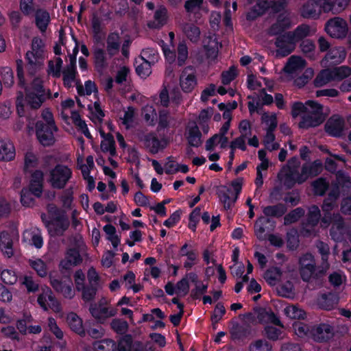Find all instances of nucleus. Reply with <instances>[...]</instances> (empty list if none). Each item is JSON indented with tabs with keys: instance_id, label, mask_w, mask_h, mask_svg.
Segmentation results:
<instances>
[{
	"instance_id": "obj_55",
	"label": "nucleus",
	"mask_w": 351,
	"mask_h": 351,
	"mask_svg": "<svg viewBox=\"0 0 351 351\" xmlns=\"http://www.w3.org/2000/svg\"><path fill=\"white\" fill-rule=\"evenodd\" d=\"M186 36L192 42H197L200 36L199 28L194 24L187 23L183 27Z\"/></svg>"
},
{
	"instance_id": "obj_4",
	"label": "nucleus",
	"mask_w": 351,
	"mask_h": 351,
	"mask_svg": "<svg viewBox=\"0 0 351 351\" xmlns=\"http://www.w3.org/2000/svg\"><path fill=\"white\" fill-rule=\"evenodd\" d=\"M337 180V186L336 189L330 192L328 197L324 202L322 210L325 213L324 216H330L329 215L330 211L336 206V199L339 195V188H341L343 192L351 193V180L349 176L343 171H338Z\"/></svg>"
},
{
	"instance_id": "obj_12",
	"label": "nucleus",
	"mask_w": 351,
	"mask_h": 351,
	"mask_svg": "<svg viewBox=\"0 0 351 351\" xmlns=\"http://www.w3.org/2000/svg\"><path fill=\"white\" fill-rule=\"evenodd\" d=\"M325 31L332 38H343L348 34V24L343 19L334 17L326 22Z\"/></svg>"
},
{
	"instance_id": "obj_10",
	"label": "nucleus",
	"mask_w": 351,
	"mask_h": 351,
	"mask_svg": "<svg viewBox=\"0 0 351 351\" xmlns=\"http://www.w3.org/2000/svg\"><path fill=\"white\" fill-rule=\"evenodd\" d=\"M197 75L194 67H184L179 76V86L184 93H191L197 86Z\"/></svg>"
},
{
	"instance_id": "obj_61",
	"label": "nucleus",
	"mask_w": 351,
	"mask_h": 351,
	"mask_svg": "<svg viewBox=\"0 0 351 351\" xmlns=\"http://www.w3.org/2000/svg\"><path fill=\"white\" fill-rule=\"evenodd\" d=\"M138 58L154 64L158 61V53L154 48H147L142 51L141 56Z\"/></svg>"
},
{
	"instance_id": "obj_3",
	"label": "nucleus",
	"mask_w": 351,
	"mask_h": 351,
	"mask_svg": "<svg viewBox=\"0 0 351 351\" xmlns=\"http://www.w3.org/2000/svg\"><path fill=\"white\" fill-rule=\"evenodd\" d=\"M46 58L47 51L44 41L38 37L33 38L31 48L25 54L28 74L33 75L40 71Z\"/></svg>"
},
{
	"instance_id": "obj_63",
	"label": "nucleus",
	"mask_w": 351,
	"mask_h": 351,
	"mask_svg": "<svg viewBox=\"0 0 351 351\" xmlns=\"http://www.w3.org/2000/svg\"><path fill=\"white\" fill-rule=\"evenodd\" d=\"M335 81L341 80L351 74V69L346 66H341L331 69Z\"/></svg>"
},
{
	"instance_id": "obj_7",
	"label": "nucleus",
	"mask_w": 351,
	"mask_h": 351,
	"mask_svg": "<svg viewBox=\"0 0 351 351\" xmlns=\"http://www.w3.org/2000/svg\"><path fill=\"white\" fill-rule=\"evenodd\" d=\"M321 266L316 267V263L314 256L311 254H305L299 259V271L301 278L304 281H309L313 278H317L323 275L319 270Z\"/></svg>"
},
{
	"instance_id": "obj_24",
	"label": "nucleus",
	"mask_w": 351,
	"mask_h": 351,
	"mask_svg": "<svg viewBox=\"0 0 351 351\" xmlns=\"http://www.w3.org/2000/svg\"><path fill=\"white\" fill-rule=\"evenodd\" d=\"M292 25L289 13L283 12L278 16L276 21L271 25L268 32L270 35H276L289 28Z\"/></svg>"
},
{
	"instance_id": "obj_2",
	"label": "nucleus",
	"mask_w": 351,
	"mask_h": 351,
	"mask_svg": "<svg viewBox=\"0 0 351 351\" xmlns=\"http://www.w3.org/2000/svg\"><path fill=\"white\" fill-rule=\"evenodd\" d=\"M46 91L43 81L39 77L34 79L29 86L25 88V94L17 93L16 110L17 114H27L29 110L38 109L45 100Z\"/></svg>"
},
{
	"instance_id": "obj_40",
	"label": "nucleus",
	"mask_w": 351,
	"mask_h": 351,
	"mask_svg": "<svg viewBox=\"0 0 351 351\" xmlns=\"http://www.w3.org/2000/svg\"><path fill=\"white\" fill-rule=\"evenodd\" d=\"M84 351H115L116 345L110 339H104L96 341L92 346H87L84 348Z\"/></svg>"
},
{
	"instance_id": "obj_8",
	"label": "nucleus",
	"mask_w": 351,
	"mask_h": 351,
	"mask_svg": "<svg viewBox=\"0 0 351 351\" xmlns=\"http://www.w3.org/2000/svg\"><path fill=\"white\" fill-rule=\"evenodd\" d=\"M72 177V171L67 166L58 165L49 173L48 182L53 189H63Z\"/></svg>"
},
{
	"instance_id": "obj_38",
	"label": "nucleus",
	"mask_w": 351,
	"mask_h": 351,
	"mask_svg": "<svg viewBox=\"0 0 351 351\" xmlns=\"http://www.w3.org/2000/svg\"><path fill=\"white\" fill-rule=\"evenodd\" d=\"M66 322L69 328L80 336L85 335L82 319L75 313L71 312L66 316Z\"/></svg>"
},
{
	"instance_id": "obj_23",
	"label": "nucleus",
	"mask_w": 351,
	"mask_h": 351,
	"mask_svg": "<svg viewBox=\"0 0 351 351\" xmlns=\"http://www.w3.org/2000/svg\"><path fill=\"white\" fill-rule=\"evenodd\" d=\"M89 310L93 317L101 322L109 317L115 316L117 313L116 308L112 306H104L101 303L92 304Z\"/></svg>"
},
{
	"instance_id": "obj_58",
	"label": "nucleus",
	"mask_w": 351,
	"mask_h": 351,
	"mask_svg": "<svg viewBox=\"0 0 351 351\" xmlns=\"http://www.w3.org/2000/svg\"><path fill=\"white\" fill-rule=\"evenodd\" d=\"M142 116L145 122L150 125H154L156 121V112L152 106L147 105L142 110Z\"/></svg>"
},
{
	"instance_id": "obj_28",
	"label": "nucleus",
	"mask_w": 351,
	"mask_h": 351,
	"mask_svg": "<svg viewBox=\"0 0 351 351\" xmlns=\"http://www.w3.org/2000/svg\"><path fill=\"white\" fill-rule=\"evenodd\" d=\"M322 13L319 0H308L303 5L301 9L302 16L307 19H319Z\"/></svg>"
},
{
	"instance_id": "obj_57",
	"label": "nucleus",
	"mask_w": 351,
	"mask_h": 351,
	"mask_svg": "<svg viewBox=\"0 0 351 351\" xmlns=\"http://www.w3.org/2000/svg\"><path fill=\"white\" fill-rule=\"evenodd\" d=\"M94 59L96 69L101 71L107 65L104 51L102 49H96L94 51Z\"/></svg>"
},
{
	"instance_id": "obj_35",
	"label": "nucleus",
	"mask_w": 351,
	"mask_h": 351,
	"mask_svg": "<svg viewBox=\"0 0 351 351\" xmlns=\"http://www.w3.org/2000/svg\"><path fill=\"white\" fill-rule=\"evenodd\" d=\"M15 155L16 151L13 143L8 140H0V160H12Z\"/></svg>"
},
{
	"instance_id": "obj_17",
	"label": "nucleus",
	"mask_w": 351,
	"mask_h": 351,
	"mask_svg": "<svg viewBox=\"0 0 351 351\" xmlns=\"http://www.w3.org/2000/svg\"><path fill=\"white\" fill-rule=\"evenodd\" d=\"M178 256L180 258H184L183 267L187 270L191 269L198 263V254L189 243H185L180 247Z\"/></svg>"
},
{
	"instance_id": "obj_64",
	"label": "nucleus",
	"mask_w": 351,
	"mask_h": 351,
	"mask_svg": "<svg viewBox=\"0 0 351 351\" xmlns=\"http://www.w3.org/2000/svg\"><path fill=\"white\" fill-rule=\"evenodd\" d=\"M32 316L29 313H25L22 319L17 320L16 328L21 334L27 335L28 324L32 323Z\"/></svg>"
},
{
	"instance_id": "obj_21",
	"label": "nucleus",
	"mask_w": 351,
	"mask_h": 351,
	"mask_svg": "<svg viewBox=\"0 0 351 351\" xmlns=\"http://www.w3.org/2000/svg\"><path fill=\"white\" fill-rule=\"evenodd\" d=\"M322 13L337 14L348 5L350 0H319Z\"/></svg>"
},
{
	"instance_id": "obj_45",
	"label": "nucleus",
	"mask_w": 351,
	"mask_h": 351,
	"mask_svg": "<svg viewBox=\"0 0 351 351\" xmlns=\"http://www.w3.org/2000/svg\"><path fill=\"white\" fill-rule=\"evenodd\" d=\"M284 314L291 319H304L306 317L305 311L295 305H289L283 309Z\"/></svg>"
},
{
	"instance_id": "obj_44",
	"label": "nucleus",
	"mask_w": 351,
	"mask_h": 351,
	"mask_svg": "<svg viewBox=\"0 0 351 351\" xmlns=\"http://www.w3.org/2000/svg\"><path fill=\"white\" fill-rule=\"evenodd\" d=\"M28 263L30 267L36 272L38 276L45 278L47 276V265L41 258H33L29 259Z\"/></svg>"
},
{
	"instance_id": "obj_18",
	"label": "nucleus",
	"mask_w": 351,
	"mask_h": 351,
	"mask_svg": "<svg viewBox=\"0 0 351 351\" xmlns=\"http://www.w3.org/2000/svg\"><path fill=\"white\" fill-rule=\"evenodd\" d=\"M56 131L57 129H52L50 126H45L43 121L36 123V136L39 142L44 146H50L54 143V132Z\"/></svg>"
},
{
	"instance_id": "obj_1",
	"label": "nucleus",
	"mask_w": 351,
	"mask_h": 351,
	"mask_svg": "<svg viewBox=\"0 0 351 351\" xmlns=\"http://www.w3.org/2000/svg\"><path fill=\"white\" fill-rule=\"evenodd\" d=\"M291 114L293 117L302 115L299 127L307 129L322 124L328 114V110L316 101L308 100L305 104L294 102L291 108Z\"/></svg>"
},
{
	"instance_id": "obj_59",
	"label": "nucleus",
	"mask_w": 351,
	"mask_h": 351,
	"mask_svg": "<svg viewBox=\"0 0 351 351\" xmlns=\"http://www.w3.org/2000/svg\"><path fill=\"white\" fill-rule=\"evenodd\" d=\"M261 120L266 125V130L274 131L277 127L278 121L276 114L274 112L263 113Z\"/></svg>"
},
{
	"instance_id": "obj_34",
	"label": "nucleus",
	"mask_w": 351,
	"mask_h": 351,
	"mask_svg": "<svg viewBox=\"0 0 351 351\" xmlns=\"http://www.w3.org/2000/svg\"><path fill=\"white\" fill-rule=\"evenodd\" d=\"M34 21L36 27L41 33H45L51 21L49 13L43 9H38L34 13Z\"/></svg>"
},
{
	"instance_id": "obj_22",
	"label": "nucleus",
	"mask_w": 351,
	"mask_h": 351,
	"mask_svg": "<svg viewBox=\"0 0 351 351\" xmlns=\"http://www.w3.org/2000/svg\"><path fill=\"white\" fill-rule=\"evenodd\" d=\"M78 48L77 44H75L73 49V53L69 55V64L66 69L63 71L64 84L67 87L72 86L75 80L76 56Z\"/></svg>"
},
{
	"instance_id": "obj_25",
	"label": "nucleus",
	"mask_w": 351,
	"mask_h": 351,
	"mask_svg": "<svg viewBox=\"0 0 351 351\" xmlns=\"http://www.w3.org/2000/svg\"><path fill=\"white\" fill-rule=\"evenodd\" d=\"M50 283L52 287L62 294L64 298H72L75 295V291L72 288V283L69 280L63 281L56 279L52 275L49 276Z\"/></svg>"
},
{
	"instance_id": "obj_19",
	"label": "nucleus",
	"mask_w": 351,
	"mask_h": 351,
	"mask_svg": "<svg viewBox=\"0 0 351 351\" xmlns=\"http://www.w3.org/2000/svg\"><path fill=\"white\" fill-rule=\"evenodd\" d=\"M346 56V51L343 47H335L328 51L324 58L321 61V64L326 67L330 64H337L341 63Z\"/></svg>"
},
{
	"instance_id": "obj_9",
	"label": "nucleus",
	"mask_w": 351,
	"mask_h": 351,
	"mask_svg": "<svg viewBox=\"0 0 351 351\" xmlns=\"http://www.w3.org/2000/svg\"><path fill=\"white\" fill-rule=\"evenodd\" d=\"M332 224L330 229V236L334 241H339L343 238L344 233V223L341 216L339 214H335L332 216L325 215L321 219V226L327 228Z\"/></svg>"
},
{
	"instance_id": "obj_37",
	"label": "nucleus",
	"mask_w": 351,
	"mask_h": 351,
	"mask_svg": "<svg viewBox=\"0 0 351 351\" xmlns=\"http://www.w3.org/2000/svg\"><path fill=\"white\" fill-rule=\"evenodd\" d=\"M303 177L300 181H306L308 178L316 176L322 171V164L319 160L311 163H305L303 165Z\"/></svg>"
},
{
	"instance_id": "obj_41",
	"label": "nucleus",
	"mask_w": 351,
	"mask_h": 351,
	"mask_svg": "<svg viewBox=\"0 0 351 351\" xmlns=\"http://www.w3.org/2000/svg\"><path fill=\"white\" fill-rule=\"evenodd\" d=\"M101 137L103 138L101 142V149L104 152H108L110 156H114L116 149L114 147V141L110 134H106L104 131L99 128L98 129Z\"/></svg>"
},
{
	"instance_id": "obj_43",
	"label": "nucleus",
	"mask_w": 351,
	"mask_h": 351,
	"mask_svg": "<svg viewBox=\"0 0 351 351\" xmlns=\"http://www.w3.org/2000/svg\"><path fill=\"white\" fill-rule=\"evenodd\" d=\"M204 48L208 58L212 60L216 58L218 53L219 43L214 36H210L204 40Z\"/></svg>"
},
{
	"instance_id": "obj_6",
	"label": "nucleus",
	"mask_w": 351,
	"mask_h": 351,
	"mask_svg": "<svg viewBox=\"0 0 351 351\" xmlns=\"http://www.w3.org/2000/svg\"><path fill=\"white\" fill-rule=\"evenodd\" d=\"M247 1L250 4L256 2L247 14V18L250 19H254L263 14L269 8L274 12H278L284 8L285 3V0L280 1H276V0H247Z\"/></svg>"
},
{
	"instance_id": "obj_60",
	"label": "nucleus",
	"mask_w": 351,
	"mask_h": 351,
	"mask_svg": "<svg viewBox=\"0 0 351 351\" xmlns=\"http://www.w3.org/2000/svg\"><path fill=\"white\" fill-rule=\"evenodd\" d=\"M103 229L106 234V239L111 242L114 248L117 247L120 244V238L116 234L115 228L111 224H107Z\"/></svg>"
},
{
	"instance_id": "obj_30",
	"label": "nucleus",
	"mask_w": 351,
	"mask_h": 351,
	"mask_svg": "<svg viewBox=\"0 0 351 351\" xmlns=\"http://www.w3.org/2000/svg\"><path fill=\"white\" fill-rule=\"evenodd\" d=\"M185 136L191 146L199 147L202 144V134L195 122H189L188 123Z\"/></svg>"
},
{
	"instance_id": "obj_26",
	"label": "nucleus",
	"mask_w": 351,
	"mask_h": 351,
	"mask_svg": "<svg viewBox=\"0 0 351 351\" xmlns=\"http://www.w3.org/2000/svg\"><path fill=\"white\" fill-rule=\"evenodd\" d=\"M306 66V61L300 56H291L284 67V71L291 77L299 74Z\"/></svg>"
},
{
	"instance_id": "obj_20",
	"label": "nucleus",
	"mask_w": 351,
	"mask_h": 351,
	"mask_svg": "<svg viewBox=\"0 0 351 351\" xmlns=\"http://www.w3.org/2000/svg\"><path fill=\"white\" fill-rule=\"evenodd\" d=\"M333 335V328L328 324H320L312 326L311 338L317 342L326 341Z\"/></svg>"
},
{
	"instance_id": "obj_15",
	"label": "nucleus",
	"mask_w": 351,
	"mask_h": 351,
	"mask_svg": "<svg viewBox=\"0 0 351 351\" xmlns=\"http://www.w3.org/2000/svg\"><path fill=\"white\" fill-rule=\"evenodd\" d=\"M138 138L144 146L152 154H156L166 147L167 141L159 140L154 133L143 132L139 134Z\"/></svg>"
},
{
	"instance_id": "obj_11",
	"label": "nucleus",
	"mask_w": 351,
	"mask_h": 351,
	"mask_svg": "<svg viewBox=\"0 0 351 351\" xmlns=\"http://www.w3.org/2000/svg\"><path fill=\"white\" fill-rule=\"evenodd\" d=\"M19 239V234L14 229L0 232V250L3 255L11 258L14 255V243Z\"/></svg>"
},
{
	"instance_id": "obj_36",
	"label": "nucleus",
	"mask_w": 351,
	"mask_h": 351,
	"mask_svg": "<svg viewBox=\"0 0 351 351\" xmlns=\"http://www.w3.org/2000/svg\"><path fill=\"white\" fill-rule=\"evenodd\" d=\"M120 123L126 129L133 125L136 119V112L134 108L129 106L119 112Z\"/></svg>"
},
{
	"instance_id": "obj_42",
	"label": "nucleus",
	"mask_w": 351,
	"mask_h": 351,
	"mask_svg": "<svg viewBox=\"0 0 351 351\" xmlns=\"http://www.w3.org/2000/svg\"><path fill=\"white\" fill-rule=\"evenodd\" d=\"M317 247L318 249L319 254L322 256V263L321 265L322 269L319 270V272L321 274H326L330 267V264L328 261L330 252L329 246L328 244L322 241H319L317 243Z\"/></svg>"
},
{
	"instance_id": "obj_31",
	"label": "nucleus",
	"mask_w": 351,
	"mask_h": 351,
	"mask_svg": "<svg viewBox=\"0 0 351 351\" xmlns=\"http://www.w3.org/2000/svg\"><path fill=\"white\" fill-rule=\"evenodd\" d=\"M326 131L333 136H339L344 130V121L339 117H332L325 125Z\"/></svg>"
},
{
	"instance_id": "obj_47",
	"label": "nucleus",
	"mask_w": 351,
	"mask_h": 351,
	"mask_svg": "<svg viewBox=\"0 0 351 351\" xmlns=\"http://www.w3.org/2000/svg\"><path fill=\"white\" fill-rule=\"evenodd\" d=\"M106 44V49L108 54L110 56L116 54L118 52L120 46V39L119 34L116 33L110 34L108 36Z\"/></svg>"
},
{
	"instance_id": "obj_48",
	"label": "nucleus",
	"mask_w": 351,
	"mask_h": 351,
	"mask_svg": "<svg viewBox=\"0 0 351 351\" xmlns=\"http://www.w3.org/2000/svg\"><path fill=\"white\" fill-rule=\"evenodd\" d=\"M332 81H335L331 69H324L319 73L314 80V84L317 87L323 86Z\"/></svg>"
},
{
	"instance_id": "obj_39",
	"label": "nucleus",
	"mask_w": 351,
	"mask_h": 351,
	"mask_svg": "<svg viewBox=\"0 0 351 351\" xmlns=\"http://www.w3.org/2000/svg\"><path fill=\"white\" fill-rule=\"evenodd\" d=\"M167 20V10L166 8L161 6L156 10L154 20L148 23V26L151 28L158 29L166 24Z\"/></svg>"
},
{
	"instance_id": "obj_62",
	"label": "nucleus",
	"mask_w": 351,
	"mask_h": 351,
	"mask_svg": "<svg viewBox=\"0 0 351 351\" xmlns=\"http://www.w3.org/2000/svg\"><path fill=\"white\" fill-rule=\"evenodd\" d=\"M91 112L90 119L95 125H99L101 123L104 117V112L102 111L100 105L98 102L95 101L93 107H89Z\"/></svg>"
},
{
	"instance_id": "obj_56",
	"label": "nucleus",
	"mask_w": 351,
	"mask_h": 351,
	"mask_svg": "<svg viewBox=\"0 0 351 351\" xmlns=\"http://www.w3.org/2000/svg\"><path fill=\"white\" fill-rule=\"evenodd\" d=\"M258 319L262 322L271 323L281 328L284 327L279 318L271 311H261L258 314Z\"/></svg>"
},
{
	"instance_id": "obj_14",
	"label": "nucleus",
	"mask_w": 351,
	"mask_h": 351,
	"mask_svg": "<svg viewBox=\"0 0 351 351\" xmlns=\"http://www.w3.org/2000/svg\"><path fill=\"white\" fill-rule=\"evenodd\" d=\"M69 221L65 213L58 210L53 217V219L47 224L49 234L51 236L62 235L69 228Z\"/></svg>"
},
{
	"instance_id": "obj_32",
	"label": "nucleus",
	"mask_w": 351,
	"mask_h": 351,
	"mask_svg": "<svg viewBox=\"0 0 351 351\" xmlns=\"http://www.w3.org/2000/svg\"><path fill=\"white\" fill-rule=\"evenodd\" d=\"M316 32V28L314 27L309 26L306 24H302L298 26L295 30L292 32H289V35L293 40L295 43L296 44L300 40L303 38L312 36L315 34Z\"/></svg>"
},
{
	"instance_id": "obj_13",
	"label": "nucleus",
	"mask_w": 351,
	"mask_h": 351,
	"mask_svg": "<svg viewBox=\"0 0 351 351\" xmlns=\"http://www.w3.org/2000/svg\"><path fill=\"white\" fill-rule=\"evenodd\" d=\"M42 292L37 298L39 306L44 310L51 308L56 313L61 311V306L59 302L54 297L52 291L48 287H42Z\"/></svg>"
},
{
	"instance_id": "obj_52",
	"label": "nucleus",
	"mask_w": 351,
	"mask_h": 351,
	"mask_svg": "<svg viewBox=\"0 0 351 351\" xmlns=\"http://www.w3.org/2000/svg\"><path fill=\"white\" fill-rule=\"evenodd\" d=\"M263 211L267 217H279L285 214L286 212V207L284 204H279L274 206L264 207Z\"/></svg>"
},
{
	"instance_id": "obj_33",
	"label": "nucleus",
	"mask_w": 351,
	"mask_h": 351,
	"mask_svg": "<svg viewBox=\"0 0 351 351\" xmlns=\"http://www.w3.org/2000/svg\"><path fill=\"white\" fill-rule=\"evenodd\" d=\"M43 173L40 170L35 171L31 178L29 188L28 190L36 197L41 196L43 193Z\"/></svg>"
},
{
	"instance_id": "obj_49",
	"label": "nucleus",
	"mask_w": 351,
	"mask_h": 351,
	"mask_svg": "<svg viewBox=\"0 0 351 351\" xmlns=\"http://www.w3.org/2000/svg\"><path fill=\"white\" fill-rule=\"evenodd\" d=\"M152 64L147 62L141 58H136L135 60L136 71L143 78L148 77L151 73Z\"/></svg>"
},
{
	"instance_id": "obj_5",
	"label": "nucleus",
	"mask_w": 351,
	"mask_h": 351,
	"mask_svg": "<svg viewBox=\"0 0 351 351\" xmlns=\"http://www.w3.org/2000/svg\"><path fill=\"white\" fill-rule=\"evenodd\" d=\"M300 165V162L297 157H293L289 159L278 174L281 182L289 187H291L296 183H303L304 181H300L302 176H303V166L302 167L301 171H299L298 168Z\"/></svg>"
},
{
	"instance_id": "obj_51",
	"label": "nucleus",
	"mask_w": 351,
	"mask_h": 351,
	"mask_svg": "<svg viewBox=\"0 0 351 351\" xmlns=\"http://www.w3.org/2000/svg\"><path fill=\"white\" fill-rule=\"evenodd\" d=\"M282 272L278 267H272L265 273L264 278L270 285H276L281 279Z\"/></svg>"
},
{
	"instance_id": "obj_54",
	"label": "nucleus",
	"mask_w": 351,
	"mask_h": 351,
	"mask_svg": "<svg viewBox=\"0 0 351 351\" xmlns=\"http://www.w3.org/2000/svg\"><path fill=\"white\" fill-rule=\"evenodd\" d=\"M173 125V118L166 110L159 111L158 116V129L162 130L169 128Z\"/></svg>"
},
{
	"instance_id": "obj_16",
	"label": "nucleus",
	"mask_w": 351,
	"mask_h": 351,
	"mask_svg": "<svg viewBox=\"0 0 351 351\" xmlns=\"http://www.w3.org/2000/svg\"><path fill=\"white\" fill-rule=\"evenodd\" d=\"M275 45L276 56L285 57L293 51L296 44L287 32L276 38Z\"/></svg>"
},
{
	"instance_id": "obj_46",
	"label": "nucleus",
	"mask_w": 351,
	"mask_h": 351,
	"mask_svg": "<svg viewBox=\"0 0 351 351\" xmlns=\"http://www.w3.org/2000/svg\"><path fill=\"white\" fill-rule=\"evenodd\" d=\"M294 334L300 338H311L312 326L303 322H295L292 325Z\"/></svg>"
},
{
	"instance_id": "obj_29",
	"label": "nucleus",
	"mask_w": 351,
	"mask_h": 351,
	"mask_svg": "<svg viewBox=\"0 0 351 351\" xmlns=\"http://www.w3.org/2000/svg\"><path fill=\"white\" fill-rule=\"evenodd\" d=\"M82 262L79 251L76 248L67 250L64 258L60 263V267L69 269Z\"/></svg>"
},
{
	"instance_id": "obj_53",
	"label": "nucleus",
	"mask_w": 351,
	"mask_h": 351,
	"mask_svg": "<svg viewBox=\"0 0 351 351\" xmlns=\"http://www.w3.org/2000/svg\"><path fill=\"white\" fill-rule=\"evenodd\" d=\"M3 84L7 88H11L14 84V76L12 69L9 66H3L0 70Z\"/></svg>"
},
{
	"instance_id": "obj_27",
	"label": "nucleus",
	"mask_w": 351,
	"mask_h": 351,
	"mask_svg": "<svg viewBox=\"0 0 351 351\" xmlns=\"http://www.w3.org/2000/svg\"><path fill=\"white\" fill-rule=\"evenodd\" d=\"M23 242L33 245L36 248H41L43 245V239L39 229L35 227L30 228L24 231Z\"/></svg>"
},
{
	"instance_id": "obj_50",
	"label": "nucleus",
	"mask_w": 351,
	"mask_h": 351,
	"mask_svg": "<svg viewBox=\"0 0 351 351\" xmlns=\"http://www.w3.org/2000/svg\"><path fill=\"white\" fill-rule=\"evenodd\" d=\"M69 118H71L73 123L81 130L88 138H91V134L87 128L86 123L81 119V117L78 112L75 111H71L69 112Z\"/></svg>"
}]
</instances>
